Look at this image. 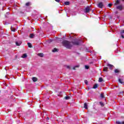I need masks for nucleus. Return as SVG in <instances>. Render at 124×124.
<instances>
[{"label": "nucleus", "mask_w": 124, "mask_h": 124, "mask_svg": "<svg viewBox=\"0 0 124 124\" xmlns=\"http://www.w3.org/2000/svg\"><path fill=\"white\" fill-rule=\"evenodd\" d=\"M62 45L67 49H71V48L73 47V45L71 44V42L65 40L62 42Z\"/></svg>", "instance_id": "obj_1"}, {"label": "nucleus", "mask_w": 124, "mask_h": 124, "mask_svg": "<svg viewBox=\"0 0 124 124\" xmlns=\"http://www.w3.org/2000/svg\"><path fill=\"white\" fill-rule=\"evenodd\" d=\"M84 107L85 109H88V104L86 103H84Z\"/></svg>", "instance_id": "obj_19"}, {"label": "nucleus", "mask_w": 124, "mask_h": 124, "mask_svg": "<svg viewBox=\"0 0 124 124\" xmlns=\"http://www.w3.org/2000/svg\"><path fill=\"white\" fill-rule=\"evenodd\" d=\"M28 47H29V48H32V46L31 45V43H28Z\"/></svg>", "instance_id": "obj_20"}, {"label": "nucleus", "mask_w": 124, "mask_h": 124, "mask_svg": "<svg viewBox=\"0 0 124 124\" xmlns=\"http://www.w3.org/2000/svg\"><path fill=\"white\" fill-rule=\"evenodd\" d=\"M28 56L27 55V54H24L22 56L21 58H23V59H26Z\"/></svg>", "instance_id": "obj_17"}, {"label": "nucleus", "mask_w": 124, "mask_h": 124, "mask_svg": "<svg viewBox=\"0 0 124 124\" xmlns=\"http://www.w3.org/2000/svg\"><path fill=\"white\" fill-rule=\"evenodd\" d=\"M103 71L106 72H108V67H104L103 69Z\"/></svg>", "instance_id": "obj_11"}, {"label": "nucleus", "mask_w": 124, "mask_h": 124, "mask_svg": "<svg viewBox=\"0 0 124 124\" xmlns=\"http://www.w3.org/2000/svg\"><path fill=\"white\" fill-rule=\"evenodd\" d=\"M14 20H15V18H14V17L12 16L11 18H9V21L10 22H12L13 21H14Z\"/></svg>", "instance_id": "obj_10"}, {"label": "nucleus", "mask_w": 124, "mask_h": 124, "mask_svg": "<svg viewBox=\"0 0 124 124\" xmlns=\"http://www.w3.org/2000/svg\"><path fill=\"white\" fill-rule=\"evenodd\" d=\"M60 0H55V1H56L57 2H60Z\"/></svg>", "instance_id": "obj_42"}, {"label": "nucleus", "mask_w": 124, "mask_h": 124, "mask_svg": "<svg viewBox=\"0 0 124 124\" xmlns=\"http://www.w3.org/2000/svg\"><path fill=\"white\" fill-rule=\"evenodd\" d=\"M106 16H104V17H98V19H99V20H102V21H104V20H105V17Z\"/></svg>", "instance_id": "obj_13"}, {"label": "nucleus", "mask_w": 124, "mask_h": 124, "mask_svg": "<svg viewBox=\"0 0 124 124\" xmlns=\"http://www.w3.org/2000/svg\"><path fill=\"white\" fill-rule=\"evenodd\" d=\"M99 104L102 107H103L104 106V103L103 102H100Z\"/></svg>", "instance_id": "obj_26"}, {"label": "nucleus", "mask_w": 124, "mask_h": 124, "mask_svg": "<svg viewBox=\"0 0 124 124\" xmlns=\"http://www.w3.org/2000/svg\"><path fill=\"white\" fill-rule=\"evenodd\" d=\"M38 56L41 58H43V57H44V54H43V53H38Z\"/></svg>", "instance_id": "obj_12"}, {"label": "nucleus", "mask_w": 124, "mask_h": 124, "mask_svg": "<svg viewBox=\"0 0 124 124\" xmlns=\"http://www.w3.org/2000/svg\"><path fill=\"white\" fill-rule=\"evenodd\" d=\"M66 37V34H65V36H63V38H65Z\"/></svg>", "instance_id": "obj_44"}, {"label": "nucleus", "mask_w": 124, "mask_h": 124, "mask_svg": "<svg viewBox=\"0 0 124 124\" xmlns=\"http://www.w3.org/2000/svg\"><path fill=\"white\" fill-rule=\"evenodd\" d=\"M86 50L87 51V52H88L89 53H92V51L89 50V48H88V47L86 48Z\"/></svg>", "instance_id": "obj_31"}, {"label": "nucleus", "mask_w": 124, "mask_h": 124, "mask_svg": "<svg viewBox=\"0 0 124 124\" xmlns=\"http://www.w3.org/2000/svg\"><path fill=\"white\" fill-rule=\"evenodd\" d=\"M74 38V36H72V38H71V39H72L73 40Z\"/></svg>", "instance_id": "obj_45"}, {"label": "nucleus", "mask_w": 124, "mask_h": 124, "mask_svg": "<svg viewBox=\"0 0 124 124\" xmlns=\"http://www.w3.org/2000/svg\"><path fill=\"white\" fill-rule=\"evenodd\" d=\"M65 99H66V100H68L69 99H70V97L69 96H66L65 97Z\"/></svg>", "instance_id": "obj_27"}, {"label": "nucleus", "mask_w": 124, "mask_h": 124, "mask_svg": "<svg viewBox=\"0 0 124 124\" xmlns=\"http://www.w3.org/2000/svg\"><path fill=\"white\" fill-rule=\"evenodd\" d=\"M118 81L119 82V83H120V84H122L123 85H124V82L122 81V79L119 78Z\"/></svg>", "instance_id": "obj_18"}, {"label": "nucleus", "mask_w": 124, "mask_h": 124, "mask_svg": "<svg viewBox=\"0 0 124 124\" xmlns=\"http://www.w3.org/2000/svg\"><path fill=\"white\" fill-rule=\"evenodd\" d=\"M119 2H120V0H117V1H116V3L119 4Z\"/></svg>", "instance_id": "obj_41"}, {"label": "nucleus", "mask_w": 124, "mask_h": 124, "mask_svg": "<svg viewBox=\"0 0 124 124\" xmlns=\"http://www.w3.org/2000/svg\"><path fill=\"white\" fill-rule=\"evenodd\" d=\"M26 6H30V5H31V2H28L26 3Z\"/></svg>", "instance_id": "obj_30"}, {"label": "nucleus", "mask_w": 124, "mask_h": 124, "mask_svg": "<svg viewBox=\"0 0 124 124\" xmlns=\"http://www.w3.org/2000/svg\"><path fill=\"white\" fill-rule=\"evenodd\" d=\"M71 42L73 45L79 46V45H80V44H81V43H82L83 41L81 40L76 38L73 40V41H72Z\"/></svg>", "instance_id": "obj_2"}, {"label": "nucleus", "mask_w": 124, "mask_h": 124, "mask_svg": "<svg viewBox=\"0 0 124 124\" xmlns=\"http://www.w3.org/2000/svg\"><path fill=\"white\" fill-rule=\"evenodd\" d=\"M107 66H108V67H109V69L110 70H112V69H113V67H114V65L111 64H107Z\"/></svg>", "instance_id": "obj_6"}, {"label": "nucleus", "mask_w": 124, "mask_h": 124, "mask_svg": "<svg viewBox=\"0 0 124 124\" xmlns=\"http://www.w3.org/2000/svg\"><path fill=\"white\" fill-rule=\"evenodd\" d=\"M108 18H109V20H110V19H112V18H113V16H109Z\"/></svg>", "instance_id": "obj_39"}, {"label": "nucleus", "mask_w": 124, "mask_h": 124, "mask_svg": "<svg viewBox=\"0 0 124 124\" xmlns=\"http://www.w3.org/2000/svg\"><path fill=\"white\" fill-rule=\"evenodd\" d=\"M103 78H99L98 82H99L100 83H101V82H103Z\"/></svg>", "instance_id": "obj_21"}, {"label": "nucleus", "mask_w": 124, "mask_h": 124, "mask_svg": "<svg viewBox=\"0 0 124 124\" xmlns=\"http://www.w3.org/2000/svg\"><path fill=\"white\" fill-rule=\"evenodd\" d=\"M116 124H124V121L121 122L120 121H116Z\"/></svg>", "instance_id": "obj_23"}, {"label": "nucleus", "mask_w": 124, "mask_h": 124, "mask_svg": "<svg viewBox=\"0 0 124 124\" xmlns=\"http://www.w3.org/2000/svg\"><path fill=\"white\" fill-rule=\"evenodd\" d=\"M124 30H122L120 32V34L122 38H124Z\"/></svg>", "instance_id": "obj_9"}, {"label": "nucleus", "mask_w": 124, "mask_h": 124, "mask_svg": "<svg viewBox=\"0 0 124 124\" xmlns=\"http://www.w3.org/2000/svg\"><path fill=\"white\" fill-rule=\"evenodd\" d=\"M78 54H79V53H78Z\"/></svg>", "instance_id": "obj_51"}, {"label": "nucleus", "mask_w": 124, "mask_h": 124, "mask_svg": "<svg viewBox=\"0 0 124 124\" xmlns=\"http://www.w3.org/2000/svg\"><path fill=\"white\" fill-rule=\"evenodd\" d=\"M79 65H76V66L73 67V69H74V70H75L76 68L79 67Z\"/></svg>", "instance_id": "obj_28"}, {"label": "nucleus", "mask_w": 124, "mask_h": 124, "mask_svg": "<svg viewBox=\"0 0 124 124\" xmlns=\"http://www.w3.org/2000/svg\"><path fill=\"white\" fill-rule=\"evenodd\" d=\"M108 7H111V6H112V4L109 3V4H108Z\"/></svg>", "instance_id": "obj_36"}, {"label": "nucleus", "mask_w": 124, "mask_h": 124, "mask_svg": "<svg viewBox=\"0 0 124 124\" xmlns=\"http://www.w3.org/2000/svg\"><path fill=\"white\" fill-rule=\"evenodd\" d=\"M3 24L4 25H8L9 23H8L7 22L3 21Z\"/></svg>", "instance_id": "obj_34"}, {"label": "nucleus", "mask_w": 124, "mask_h": 124, "mask_svg": "<svg viewBox=\"0 0 124 124\" xmlns=\"http://www.w3.org/2000/svg\"><path fill=\"white\" fill-rule=\"evenodd\" d=\"M6 15H9V13H7Z\"/></svg>", "instance_id": "obj_48"}, {"label": "nucleus", "mask_w": 124, "mask_h": 124, "mask_svg": "<svg viewBox=\"0 0 124 124\" xmlns=\"http://www.w3.org/2000/svg\"><path fill=\"white\" fill-rule=\"evenodd\" d=\"M52 52H53V53H55V52H58V49H57V48H54L52 50Z\"/></svg>", "instance_id": "obj_25"}, {"label": "nucleus", "mask_w": 124, "mask_h": 124, "mask_svg": "<svg viewBox=\"0 0 124 124\" xmlns=\"http://www.w3.org/2000/svg\"><path fill=\"white\" fill-rule=\"evenodd\" d=\"M11 30L12 31H16V29L14 28L12 26L11 27Z\"/></svg>", "instance_id": "obj_24"}, {"label": "nucleus", "mask_w": 124, "mask_h": 124, "mask_svg": "<svg viewBox=\"0 0 124 124\" xmlns=\"http://www.w3.org/2000/svg\"><path fill=\"white\" fill-rule=\"evenodd\" d=\"M32 80L33 82H36V81H37V78H36L35 77H33L32 78Z\"/></svg>", "instance_id": "obj_16"}, {"label": "nucleus", "mask_w": 124, "mask_h": 124, "mask_svg": "<svg viewBox=\"0 0 124 124\" xmlns=\"http://www.w3.org/2000/svg\"><path fill=\"white\" fill-rule=\"evenodd\" d=\"M69 38H72V36H70V35H69Z\"/></svg>", "instance_id": "obj_47"}, {"label": "nucleus", "mask_w": 124, "mask_h": 124, "mask_svg": "<svg viewBox=\"0 0 124 124\" xmlns=\"http://www.w3.org/2000/svg\"><path fill=\"white\" fill-rule=\"evenodd\" d=\"M98 7H99V8H102V7H103V3H102V2H100V3L98 4Z\"/></svg>", "instance_id": "obj_7"}, {"label": "nucleus", "mask_w": 124, "mask_h": 124, "mask_svg": "<svg viewBox=\"0 0 124 124\" xmlns=\"http://www.w3.org/2000/svg\"><path fill=\"white\" fill-rule=\"evenodd\" d=\"M46 18H47V16H46Z\"/></svg>", "instance_id": "obj_50"}, {"label": "nucleus", "mask_w": 124, "mask_h": 124, "mask_svg": "<svg viewBox=\"0 0 124 124\" xmlns=\"http://www.w3.org/2000/svg\"><path fill=\"white\" fill-rule=\"evenodd\" d=\"M39 18H42V19H43V20H45V18L41 16H39Z\"/></svg>", "instance_id": "obj_38"}, {"label": "nucleus", "mask_w": 124, "mask_h": 124, "mask_svg": "<svg viewBox=\"0 0 124 124\" xmlns=\"http://www.w3.org/2000/svg\"><path fill=\"white\" fill-rule=\"evenodd\" d=\"M100 96L101 98H104V94H103V93H101Z\"/></svg>", "instance_id": "obj_32"}, {"label": "nucleus", "mask_w": 124, "mask_h": 124, "mask_svg": "<svg viewBox=\"0 0 124 124\" xmlns=\"http://www.w3.org/2000/svg\"><path fill=\"white\" fill-rule=\"evenodd\" d=\"M21 44H22V42H21V41L16 42V46H20V45H21Z\"/></svg>", "instance_id": "obj_8"}, {"label": "nucleus", "mask_w": 124, "mask_h": 124, "mask_svg": "<svg viewBox=\"0 0 124 124\" xmlns=\"http://www.w3.org/2000/svg\"><path fill=\"white\" fill-rule=\"evenodd\" d=\"M98 87V84H95L94 86L93 87V89H97V87Z\"/></svg>", "instance_id": "obj_15"}, {"label": "nucleus", "mask_w": 124, "mask_h": 124, "mask_svg": "<svg viewBox=\"0 0 124 124\" xmlns=\"http://www.w3.org/2000/svg\"><path fill=\"white\" fill-rule=\"evenodd\" d=\"M84 83H85V84L86 85H88V80H84Z\"/></svg>", "instance_id": "obj_35"}, {"label": "nucleus", "mask_w": 124, "mask_h": 124, "mask_svg": "<svg viewBox=\"0 0 124 124\" xmlns=\"http://www.w3.org/2000/svg\"><path fill=\"white\" fill-rule=\"evenodd\" d=\"M120 94H122V93H124V92H121L119 93Z\"/></svg>", "instance_id": "obj_43"}, {"label": "nucleus", "mask_w": 124, "mask_h": 124, "mask_svg": "<svg viewBox=\"0 0 124 124\" xmlns=\"http://www.w3.org/2000/svg\"><path fill=\"white\" fill-rule=\"evenodd\" d=\"M91 10H92V8H91V6H87L85 8L84 12H85V13H89Z\"/></svg>", "instance_id": "obj_4"}, {"label": "nucleus", "mask_w": 124, "mask_h": 124, "mask_svg": "<svg viewBox=\"0 0 124 124\" xmlns=\"http://www.w3.org/2000/svg\"><path fill=\"white\" fill-rule=\"evenodd\" d=\"M34 36H35V35H34V34H33V33H31V34H30V38H34Z\"/></svg>", "instance_id": "obj_14"}, {"label": "nucleus", "mask_w": 124, "mask_h": 124, "mask_svg": "<svg viewBox=\"0 0 124 124\" xmlns=\"http://www.w3.org/2000/svg\"><path fill=\"white\" fill-rule=\"evenodd\" d=\"M64 4H65V5H69L70 3H69V1H66V2H64Z\"/></svg>", "instance_id": "obj_29"}, {"label": "nucleus", "mask_w": 124, "mask_h": 124, "mask_svg": "<svg viewBox=\"0 0 124 124\" xmlns=\"http://www.w3.org/2000/svg\"><path fill=\"white\" fill-rule=\"evenodd\" d=\"M66 67H67V68H68V69H70V66L67 65Z\"/></svg>", "instance_id": "obj_37"}, {"label": "nucleus", "mask_w": 124, "mask_h": 124, "mask_svg": "<svg viewBox=\"0 0 124 124\" xmlns=\"http://www.w3.org/2000/svg\"><path fill=\"white\" fill-rule=\"evenodd\" d=\"M85 69H89V68H90V67L88 65H85Z\"/></svg>", "instance_id": "obj_33"}, {"label": "nucleus", "mask_w": 124, "mask_h": 124, "mask_svg": "<svg viewBox=\"0 0 124 124\" xmlns=\"http://www.w3.org/2000/svg\"><path fill=\"white\" fill-rule=\"evenodd\" d=\"M52 41H53V39H50L48 41V42L50 43L52 42Z\"/></svg>", "instance_id": "obj_40"}, {"label": "nucleus", "mask_w": 124, "mask_h": 124, "mask_svg": "<svg viewBox=\"0 0 124 124\" xmlns=\"http://www.w3.org/2000/svg\"><path fill=\"white\" fill-rule=\"evenodd\" d=\"M115 73H120V71L118 69H116L114 70Z\"/></svg>", "instance_id": "obj_22"}, {"label": "nucleus", "mask_w": 124, "mask_h": 124, "mask_svg": "<svg viewBox=\"0 0 124 124\" xmlns=\"http://www.w3.org/2000/svg\"><path fill=\"white\" fill-rule=\"evenodd\" d=\"M39 17H37V16H33L32 17H28L27 19L28 20H32L33 21H34V20H38Z\"/></svg>", "instance_id": "obj_3"}, {"label": "nucleus", "mask_w": 124, "mask_h": 124, "mask_svg": "<svg viewBox=\"0 0 124 124\" xmlns=\"http://www.w3.org/2000/svg\"><path fill=\"white\" fill-rule=\"evenodd\" d=\"M32 114H33V115H34V113H33V112H32Z\"/></svg>", "instance_id": "obj_49"}, {"label": "nucleus", "mask_w": 124, "mask_h": 124, "mask_svg": "<svg viewBox=\"0 0 124 124\" xmlns=\"http://www.w3.org/2000/svg\"><path fill=\"white\" fill-rule=\"evenodd\" d=\"M49 119H50L49 118V117H47V118H46L47 121H49Z\"/></svg>", "instance_id": "obj_46"}, {"label": "nucleus", "mask_w": 124, "mask_h": 124, "mask_svg": "<svg viewBox=\"0 0 124 124\" xmlns=\"http://www.w3.org/2000/svg\"><path fill=\"white\" fill-rule=\"evenodd\" d=\"M117 9H118L119 10H122L123 8H124V7L123 6V5H121L119 6H117L116 7Z\"/></svg>", "instance_id": "obj_5"}]
</instances>
